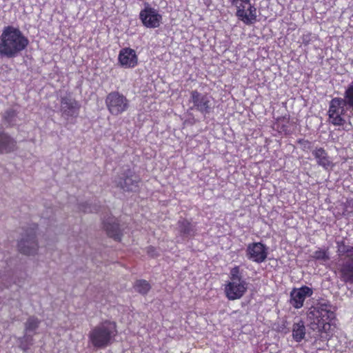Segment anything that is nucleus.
<instances>
[{"mask_svg":"<svg viewBox=\"0 0 353 353\" xmlns=\"http://www.w3.org/2000/svg\"><path fill=\"white\" fill-rule=\"evenodd\" d=\"M33 339L32 336H24L19 339V347L23 350L27 351L29 350L30 346L32 345Z\"/></svg>","mask_w":353,"mask_h":353,"instance_id":"nucleus-28","label":"nucleus"},{"mask_svg":"<svg viewBox=\"0 0 353 353\" xmlns=\"http://www.w3.org/2000/svg\"><path fill=\"white\" fill-rule=\"evenodd\" d=\"M147 252L148 255H150L152 257H155L157 256V254H156V249L152 246H150L148 248Z\"/></svg>","mask_w":353,"mask_h":353,"instance_id":"nucleus-29","label":"nucleus"},{"mask_svg":"<svg viewBox=\"0 0 353 353\" xmlns=\"http://www.w3.org/2000/svg\"><path fill=\"white\" fill-rule=\"evenodd\" d=\"M105 103L109 113L119 116L126 112L130 108V101L119 91H112L105 99Z\"/></svg>","mask_w":353,"mask_h":353,"instance_id":"nucleus-9","label":"nucleus"},{"mask_svg":"<svg viewBox=\"0 0 353 353\" xmlns=\"http://www.w3.org/2000/svg\"><path fill=\"white\" fill-rule=\"evenodd\" d=\"M123 176L120 177L119 181H117V187L123 190L124 191H133L134 189L139 187L141 182L139 176L136 175L134 172L130 168H128L122 174Z\"/></svg>","mask_w":353,"mask_h":353,"instance_id":"nucleus-14","label":"nucleus"},{"mask_svg":"<svg viewBox=\"0 0 353 353\" xmlns=\"http://www.w3.org/2000/svg\"><path fill=\"white\" fill-rule=\"evenodd\" d=\"M245 252L249 260L261 263L268 257V248L262 242L250 243L248 245Z\"/></svg>","mask_w":353,"mask_h":353,"instance_id":"nucleus-13","label":"nucleus"},{"mask_svg":"<svg viewBox=\"0 0 353 353\" xmlns=\"http://www.w3.org/2000/svg\"><path fill=\"white\" fill-rule=\"evenodd\" d=\"M348 85H353V81L351 82Z\"/></svg>","mask_w":353,"mask_h":353,"instance_id":"nucleus-34","label":"nucleus"},{"mask_svg":"<svg viewBox=\"0 0 353 353\" xmlns=\"http://www.w3.org/2000/svg\"><path fill=\"white\" fill-rule=\"evenodd\" d=\"M310 37H311L310 33H308L307 34H303L302 37L303 43L305 45H307L310 41Z\"/></svg>","mask_w":353,"mask_h":353,"instance_id":"nucleus-30","label":"nucleus"},{"mask_svg":"<svg viewBox=\"0 0 353 353\" xmlns=\"http://www.w3.org/2000/svg\"><path fill=\"white\" fill-rule=\"evenodd\" d=\"M118 62L124 68H134L139 63V58L136 51L125 47L120 50L118 55Z\"/></svg>","mask_w":353,"mask_h":353,"instance_id":"nucleus-15","label":"nucleus"},{"mask_svg":"<svg viewBox=\"0 0 353 353\" xmlns=\"http://www.w3.org/2000/svg\"><path fill=\"white\" fill-rule=\"evenodd\" d=\"M312 156L316 161V163L325 170L332 169L334 164L327 152L321 147L316 148L312 152Z\"/></svg>","mask_w":353,"mask_h":353,"instance_id":"nucleus-18","label":"nucleus"},{"mask_svg":"<svg viewBox=\"0 0 353 353\" xmlns=\"http://www.w3.org/2000/svg\"><path fill=\"white\" fill-rule=\"evenodd\" d=\"M195 223L185 218L180 219L177 222L178 229L180 234L185 236H194L196 234Z\"/></svg>","mask_w":353,"mask_h":353,"instance_id":"nucleus-20","label":"nucleus"},{"mask_svg":"<svg viewBox=\"0 0 353 353\" xmlns=\"http://www.w3.org/2000/svg\"><path fill=\"white\" fill-rule=\"evenodd\" d=\"M298 143L301 144V145H303L305 148H310V145H311V143L310 141H309L308 140H305V139H299L298 140Z\"/></svg>","mask_w":353,"mask_h":353,"instance_id":"nucleus-31","label":"nucleus"},{"mask_svg":"<svg viewBox=\"0 0 353 353\" xmlns=\"http://www.w3.org/2000/svg\"><path fill=\"white\" fill-rule=\"evenodd\" d=\"M103 225L108 236L117 241L121 240L122 234L117 219L113 216H108L107 219H103Z\"/></svg>","mask_w":353,"mask_h":353,"instance_id":"nucleus-17","label":"nucleus"},{"mask_svg":"<svg viewBox=\"0 0 353 353\" xmlns=\"http://www.w3.org/2000/svg\"><path fill=\"white\" fill-rule=\"evenodd\" d=\"M41 321L34 316H30L25 323L26 332H34L40 325Z\"/></svg>","mask_w":353,"mask_h":353,"instance_id":"nucleus-25","label":"nucleus"},{"mask_svg":"<svg viewBox=\"0 0 353 353\" xmlns=\"http://www.w3.org/2000/svg\"><path fill=\"white\" fill-rule=\"evenodd\" d=\"M190 110L198 112L203 116L210 114L214 108V99L207 92H201L198 90L190 92L188 99Z\"/></svg>","mask_w":353,"mask_h":353,"instance_id":"nucleus-7","label":"nucleus"},{"mask_svg":"<svg viewBox=\"0 0 353 353\" xmlns=\"http://www.w3.org/2000/svg\"><path fill=\"white\" fill-rule=\"evenodd\" d=\"M245 12L246 13L247 15L249 14V11L247 10V8H245Z\"/></svg>","mask_w":353,"mask_h":353,"instance_id":"nucleus-33","label":"nucleus"},{"mask_svg":"<svg viewBox=\"0 0 353 353\" xmlns=\"http://www.w3.org/2000/svg\"><path fill=\"white\" fill-rule=\"evenodd\" d=\"M312 294L313 290L308 286L303 285L299 288H294L290 292V304L295 309H300L303 306L305 299L310 297Z\"/></svg>","mask_w":353,"mask_h":353,"instance_id":"nucleus-16","label":"nucleus"},{"mask_svg":"<svg viewBox=\"0 0 353 353\" xmlns=\"http://www.w3.org/2000/svg\"><path fill=\"white\" fill-rule=\"evenodd\" d=\"M134 290L142 295H146L151 289L148 281L144 279L137 280L134 284Z\"/></svg>","mask_w":353,"mask_h":353,"instance_id":"nucleus-23","label":"nucleus"},{"mask_svg":"<svg viewBox=\"0 0 353 353\" xmlns=\"http://www.w3.org/2000/svg\"><path fill=\"white\" fill-rule=\"evenodd\" d=\"M328 121L334 126H343L350 122L353 117V111L343 102L341 97H334L329 103L327 111Z\"/></svg>","mask_w":353,"mask_h":353,"instance_id":"nucleus-6","label":"nucleus"},{"mask_svg":"<svg viewBox=\"0 0 353 353\" xmlns=\"http://www.w3.org/2000/svg\"><path fill=\"white\" fill-rule=\"evenodd\" d=\"M139 19L144 27L157 28L161 24L163 17L157 10L146 3L139 12Z\"/></svg>","mask_w":353,"mask_h":353,"instance_id":"nucleus-12","label":"nucleus"},{"mask_svg":"<svg viewBox=\"0 0 353 353\" xmlns=\"http://www.w3.org/2000/svg\"><path fill=\"white\" fill-rule=\"evenodd\" d=\"M307 317L309 325L313 331L328 334L331 330V323L335 319V314L330 310V305L319 303L310 307Z\"/></svg>","mask_w":353,"mask_h":353,"instance_id":"nucleus-2","label":"nucleus"},{"mask_svg":"<svg viewBox=\"0 0 353 353\" xmlns=\"http://www.w3.org/2000/svg\"><path fill=\"white\" fill-rule=\"evenodd\" d=\"M60 111L61 116L66 119L77 118L79 115L80 103L77 101L70 92L60 98Z\"/></svg>","mask_w":353,"mask_h":353,"instance_id":"nucleus-11","label":"nucleus"},{"mask_svg":"<svg viewBox=\"0 0 353 353\" xmlns=\"http://www.w3.org/2000/svg\"><path fill=\"white\" fill-rule=\"evenodd\" d=\"M340 259L337 263V270L340 279L345 283L353 284V245L341 241L337 250Z\"/></svg>","mask_w":353,"mask_h":353,"instance_id":"nucleus-5","label":"nucleus"},{"mask_svg":"<svg viewBox=\"0 0 353 353\" xmlns=\"http://www.w3.org/2000/svg\"><path fill=\"white\" fill-rule=\"evenodd\" d=\"M294 123L290 121V116L285 115L278 117L275 122V126L279 133L288 135L292 133V126Z\"/></svg>","mask_w":353,"mask_h":353,"instance_id":"nucleus-21","label":"nucleus"},{"mask_svg":"<svg viewBox=\"0 0 353 353\" xmlns=\"http://www.w3.org/2000/svg\"><path fill=\"white\" fill-rule=\"evenodd\" d=\"M83 211L85 212H92V210L91 209L89 208V210L87 209V208H85Z\"/></svg>","mask_w":353,"mask_h":353,"instance_id":"nucleus-32","label":"nucleus"},{"mask_svg":"<svg viewBox=\"0 0 353 353\" xmlns=\"http://www.w3.org/2000/svg\"><path fill=\"white\" fill-rule=\"evenodd\" d=\"M248 283L243 277L242 270L239 265L231 268L229 281L225 284L224 292L228 300L240 299L246 293Z\"/></svg>","mask_w":353,"mask_h":353,"instance_id":"nucleus-4","label":"nucleus"},{"mask_svg":"<svg viewBox=\"0 0 353 353\" xmlns=\"http://www.w3.org/2000/svg\"><path fill=\"white\" fill-rule=\"evenodd\" d=\"M29 45L28 39L19 28L5 26L0 35V55L8 58L18 56Z\"/></svg>","mask_w":353,"mask_h":353,"instance_id":"nucleus-1","label":"nucleus"},{"mask_svg":"<svg viewBox=\"0 0 353 353\" xmlns=\"http://www.w3.org/2000/svg\"><path fill=\"white\" fill-rule=\"evenodd\" d=\"M37 229V224H32L29 228L25 230L24 236L18 243L19 252L26 255H32L36 253L38 250V243L36 241Z\"/></svg>","mask_w":353,"mask_h":353,"instance_id":"nucleus-10","label":"nucleus"},{"mask_svg":"<svg viewBox=\"0 0 353 353\" xmlns=\"http://www.w3.org/2000/svg\"><path fill=\"white\" fill-rule=\"evenodd\" d=\"M311 257L316 261L326 262L330 260L328 249L319 248L313 252Z\"/></svg>","mask_w":353,"mask_h":353,"instance_id":"nucleus-24","label":"nucleus"},{"mask_svg":"<svg viewBox=\"0 0 353 353\" xmlns=\"http://www.w3.org/2000/svg\"><path fill=\"white\" fill-rule=\"evenodd\" d=\"M231 5L236 8V16L244 24L250 26L256 21V8L251 0H229Z\"/></svg>","mask_w":353,"mask_h":353,"instance_id":"nucleus-8","label":"nucleus"},{"mask_svg":"<svg viewBox=\"0 0 353 353\" xmlns=\"http://www.w3.org/2000/svg\"><path fill=\"white\" fill-rule=\"evenodd\" d=\"M117 334L116 323L105 321L93 327L88 334V338L94 347L103 349L113 343Z\"/></svg>","mask_w":353,"mask_h":353,"instance_id":"nucleus-3","label":"nucleus"},{"mask_svg":"<svg viewBox=\"0 0 353 353\" xmlns=\"http://www.w3.org/2000/svg\"><path fill=\"white\" fill-rule=\"evenodd\" d=\"M17 114V112L13 109L6 110L3 117V122L10 126L13 125Z\"/></svg>","mask_w":353,"mask_h":353,"instance_id":"nucleus-27","label":"nucleus"},{"mask_svg":"<svg viewBox=\"0 0 353 353\" xmlns=\"http://www.w3.org/2000/svg\"><path fill=\"white\" fill-rule=\"evenodd\" d=\"M305 334L306 328L303 320L300 319L298 322L293 323L292 327V336L296 342H301L305 339Z\"/></svg>","mask_w":353,"mask_h":353,"instance_id":"nucleus-22","label":"nucleus"},{"mask_svg":"<svg viewBox=\"0 0 353 353\" xmlns=\"http://www.w3.org/2000/svg\"><path fill=\"white\" fill-rule=\"evenodd\" d=\"M17 141L5 132H0V154H8L17 150Z\"/></svg>","mask_w":353,"mask_h":353,"instance_id":"nucleus-19","label":"nucleus"},{"mask_svg":"<svg viewBox=\"0 0 353 353\" xmlns=\"http://www.w3.org/2000/svg\"><path fill=\"white\" fill-rule=\"evenodd\" d=\"M347 106L353 111V85H347L342 98Z\"/></svg>","mask_w":353,"mask_h":353,"instance_id":"nucleus-26","label":"nucleus"}]
</instances>
